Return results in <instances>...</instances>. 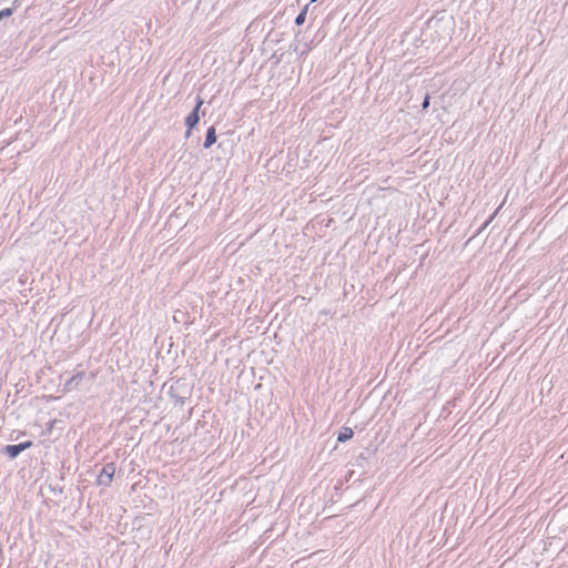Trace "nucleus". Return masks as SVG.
Listing matches in <instances>:
<instances>
[{
	"label": "nucleus",
	"instance_id": "6e6552de",
	"mask_svg": "<svg viewBox=\"0 0 568 568\" xmlns=\"http://www.w3.org/2000/svg\"><path fill=\"white\" fill-rule=\"evenodd\" d=\"M428 105H429V97H426V98H425V100H424V102H423V108H424V109H427V108H428Z\"/></svg>",
	"mask_w": 568,
	"mask_h": 568
},
{
	"label": "nucleus",
	"instance_id": "20e7f679",
	"mask_svg": "<svg viewBox=\"0 0 568 568\" xmlns=\"http://www.w3.org/2000/svg\"><path fill=\"white\" fill-rule=\"evenodd\" d=\"M215 142H216L215 128H214V126H211V128H209V129H207V131H206V136H205V141H204V148H205V149H209V148H211Z\"/></svg>",
	"mask_w": 568,
	"mask_h": 568
},
{
	"label": "nucleus",
	"instance_id": "7ed1b4c3",
	"mask_svg": "<svg viewBox=\"0 0 568 568\" xmlns=\"http://www.w3.org/2000/svg\"><path fill=\"white\" fill-rule=\"evenodd\" d=\"M31 445V442H26L18 445H8L3 448V453L10 458H16L20 453L29 448Z\"/></svg>",
	"mask_w": 568,
	"mask_h": 568
},
{
	"label": "nucleus",
	"instance_id": "0eeeda50",
	"mask_svg": "<svg viewBox=\"0 0 568 568\" xmlns=\"http://www.w3.org/2000/svg\"><path fill=\"white\" fill-rule=\"evenodd\" d=\"M12 14V10L11 9H3L0 11V20L3 19V18H8Z\"/></svg>",
	"mask_w": 568,
	"mask_h": 568
},
{
	"label": "nucleus",
	"instance_id": "39448f33",
	"mask_svg": "<svg viewBox=\"0 0 568 568\" xmlns=\"http://www.w3.org/2000/svg\"><path fill=\"white\" fill-rule=\"evenodd\" d=\"M354 433H353V429L349 428V427H344L338 436H337V440L341 442V443H344L348 439H351L353 437Z\"/></svg>",
	"mask_w": 568,
	"mask_h": 568
},
{
	"label": "nucleus",
	"instance_id": "1a4fd4ad",
	"mask_svg": "<svg viewBox=\"0 0 568 568\" xmlns=\"http://www.w3.org/2000/svg\"><path fill=\"white\" fill-rule=\"evenodd\" d=\"M311 2H315L316 0H310Z\"/></svg>",
	"mask_w": 568,
	"mask_h": 568
},
{
	"label": "nucleus",
	"instance_id": "423d86ee",
	"mask_svg": "<svg viewBox=\"0 0 568 568\" xmlns=\"http://www.w3.org/2000/svg\"><path fill=\"white\" fill-rule=\"evenodd\" d=\"M307 7L296 17L295 23L302 26L305 22Z\"/></svg>",
	"mask_w": 568,
	"mask_h": 568
},
{
	"label": "nucleus",
	"instance_id": "f257e3e1",
	"mask_svg": "<svg viewBox=\"0 0 568 568\" xmlns=\"http://www.w3.org/2000/svg\"><path fill=\"white\" fill-rule=\"evenodd\" d=\"M115 471H116V467L113 463L106 464L102 468L100 475L98 476V484L100 486H105V487L110 486Z\"/></svg>",
	"mask_w": 568,
	"mask_h": 568
},
{
	"label": "nucleus",
	"instance_id": "f03ea898",
	"mask_svg": "<svg viewBox=\"0 0 568 568\" xmlns=\"http://www.w3.org/2000/svg\"><path fill=\"white\" fill-rule=\"evenodd\" d=\"M203 104V101L201 99L197 100V103L193 110L192 113H190L186 119H185V123L189 128L187 132H186V136H190L191 135V130L199 123L200 121V118H199V110L200 108L202 106Z\"/></svg>",
	"mask_w": 568,
	"mask_h": 568
}]
</instances>
